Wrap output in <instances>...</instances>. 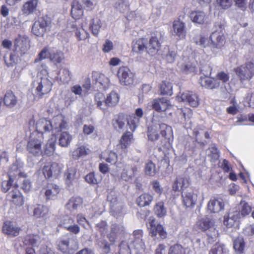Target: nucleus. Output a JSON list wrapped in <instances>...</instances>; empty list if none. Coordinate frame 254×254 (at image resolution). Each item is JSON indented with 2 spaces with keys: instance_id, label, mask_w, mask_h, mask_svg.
Segmentation results:
<instances>
[{
  "instance_id": "nucleus-2",
  "label": "nucleus",
  "mask_w": 254,
  "mask_h": 254,
  "mask_svg": "<svg viewBox=\"0 0 254 254\" xmlns=\"http://www.w3.org/2000/svg\"><path fill=\"white\" fill-rule=\"evenodd\" d=\"M54 133L49 140V148L54 151L58 139L59 144L62 147H67L72 140V136L67 131H62L67 127L66 122L60 117H55L51 121H49Z\"/></svg>"
},
{
  "instance_id": "nucleus-3",
  "label": "nucleus",
  "mask_w": 254,
  "mask_h": 254,
  "mask_svg": "<svg viewBox=\"0 0 254 254\" xmlns=\"http://www.w3.org/2000/svg\"><path fill=\"white\" fill-rule=\"evenodd\" d=\"M120 99L119 95L114 91L106 96L104 93L99 92L96 93L94 97L95 104L97 108L104 112L108 108L117 106L119 103Z\"/></svg>"
},
{
  "instance_id": "nucleus-21",
  "label": "nucleus",
  "mask_w": 254,
  "mask_h": 254,
  "mask_svg": "<svg viewBox=\"0 0 254 254\" xmlns=\"http://www.w3.org/2000/svg\"><path fill=\"white\" fill-rule=\"evenodd\" d=\"M47 26V21L44 18L40 17L33 24L32 32L38 36H43L46 32Z\"/></svg>"
},
{
  "instance_id": "nucleus-36",
  "label": "nucleus",
  "mask_w": 254,
  "mask_h": 254,
  "mask_svg": "<svg viewBox=\"0 0 254 254\" xmlns=\"http://www.w3.org/2000/svg\"><path fill=\"white\" fill-rule=\"evenodd\" d=\"M101 27V21L98 18H94L91 21L89 29L93 35L95 36L98 35L100 29Z\"/></svg>"
},
{
  "instance_id": "nucleus-39",
  "label": "nucleus",
  "mask_w": 254,
  "mask_h": 254,
  "mask_svg": "<svg viewBox=\"0 0 254 254\" xmlns=\"http://www.w3.org/2000/svg\"><path fill=\"white\" fill-rule=\"evenodd\" d=\"M62 167L57 163H53L51 164L49 169V178H57L62 172Z\"/></svg>"
},
{
  "instance_id": "nucleus-34",
  "label": "nucleus",
  "mask_w": 254,
  "mask_h": 254,
  "mask_svg": "<svg viewBox=\"0 0 254 254\" xmlns=\"http://www.w3.org/2000/svg\"><path fill=\"white\" fill-rule=\"evenodd\" d=\"M89 151V149L85 146L81 145L74 150L72 153V156L74 159H78L82 156H86Z\"/></svg>"
},
{
  "instance_id": "nucleus-35",
  "label": "nucleus",
  "mask_w": 254,
  "mask_h": 254,
  "mask_svg": "<svg viewBox=\"0 0 254 254\" xmlns=\"http://www.w3.org/2000/svg\"><path fill=\"white\" fill-rule=\"evenodd\" d=\"M155 214L159 218L165 216L167 213V210L162 201L157 202L154 207Z\"/></svg>"
},
{
  "instance_id": "nucleus-10",
  "label": "nucleus",
  "mask_w": 254,
  "mask_h": 254,
  "mask_svg": "<svg viewBox=\"0 0 254 254\" xmlns=\"http://www.w3.org/2000/svg\"><path fill=\"white\" fill-rule=\"evenodd\" d=\"M14 46L16 51L25 54L30 47L29 38L25 35L19 34L15 39Z\"/></svg>"
},
{
  "instance_id": "nucleus-25",
  "label": "nucleus",
  "mask_w": 254,
  "mask_h": 254,
  "mask_svg": "<svg viewBox=\"0 0 254 254\" xmlns=\"http://www.w3.org/2000/svg\"><path fill=\"white\" fill-rule=\"evenodd\" d=\"M27 149L29 153L34 155L41 153V142L37 139L31 138L27 143Z\"/></svg>"
},
{
  "instance_id": "nucleus-59",
  "label": "nucleus",
  "mask_w": 254,
  "mask_h": 254,
  "mask_svg": "<svg viewBox=\"0 0 254 254\" xmlns=\"http://www.w3.org/2000/svg\"><path fill=\"white\" fill-rule=\"evenodd\" d=\"M4 58L5 63L8 66H13L16 64L18 60V56L15 54H11L8 59H6L5 57Z\"/></svg>"
},
{
  "instance_id": "nucleus-54",
  "label": "nucleus",
  "mask_w": 254,
  "mask_h": 254,
  "mask_svg": "<svg viewBox=\"0 0 254 254\" xmlns=\"http://www.w3.org/2000/svg\"><path fill=\"white\" fill-rule=\"evenodd\" d=\"M47 211L46 206L39 204L34 209V215L36 217H43Z\"/></svg>"
},
{
  "instance_id": "nucleus-51",
  "label": "nucleus",
  "mask_w": 254,
  "mask_h": 254,
  "mask_svg": "<svg viewBox=\"0 0 254 254\" xmlns=\"http://www.w3.org/2000/svg\"><path fill=\"white\" fill-rule=\"evenodd\" d=\"M22 195V193L18 189V185L15 184L11 188V190L8 192L7 194V197L10 201L12 200V199L16 198Z\"/></svg>"
},
{
  "instance_id": "nucleus-60",
  "label": "nucleus",
  "mask_w": 254,
  "mask_h": 254,
  "mask_svg": "<svg viewBox=\"0 0 254 254\" xmlns=\"http://www.w3.org/2000/svg\"><path fill=\"white\" fill-rule=\"evenodd\" d=\"M217 4L223 9H227L232 5V0H216Z\"/></svg>"
},
{
  "instance_id": "nucleus-33",
  "label": "nucleus",
  "mask_w": 254,
  "mask_h": 254,
  "mask_svg": "<svg viewBox=\"0 0 254 254\" xmlns=\"http://www.w3.org/2000/svg\"><path fill=\"white\" fill-rule=\"evenodd\" d=\"M245 242L242 237L239 236L233 241V248L238 254H242L244 252Z\"/></svg>"
},
{
  "instance_id": "nucleus-52",
  "label": "nucleus",
  "mask_w": 254,
  "mask_h": 254,
  "mask_svg": "<svg viewBox=\"0 0 254 254\" xmlns=\"http://www.w3.org/2000/svg\"><path fill=\"white\" fill-rule=\"evenodd\" d=\"M59 187L54 184H49V199H55L59 193Z\"/></svg>"
},
{
  "instance_id": "nucleus-30",
  "label": "nucleus",
  "mask_w": 254,
  "mask_h": 254,
  "mask_svg": "<svg viewBox=\"0 0 254 254\" xmlns=\"http://www.w3.org/2000/svg\"><path fill=\"white\" fill-rule=\"evenodd\" d=\"M37 3V0H29L25 2L22 8L23 14L29 15L34 12L36 10Z\"/></svg>"
},
{
  "instance_id": "nucleus-47",
  "label": "nucleus",
  "mask_w": 254,
  "mask_h": 254,
  "mask_svg": "<svg viewBox=\"0 0 254 254\" xmlns=\"http://www.w3.org/2000/svg\"><path fill=\"white\" fill-rule=\"evenodd\" d=\"M37 130L43 133L46 132L48 129V120L47 118L40 119L36 124Z\"/></svg>"
},
{
  "instance_id": "nucleus-17",
  "label": "nucleus",
  "mask_w": 254,
  "mask_h": 254,
  "mask_svg": "<svg viewBox=\"0 0 254 254\" xmlns=\"http://www.w3.org/2000/svg\"><path fill=\"white\" fill-rule=\"evenodd\" d=\"M173 29L175 35L179 40L185 39L187 36V30L185 23L180 19L175 20L173 23Z\"/></svg>"
},
{
  "instance_id": "nucleus-15",
  "label": "nucleus",
  "mask_w": 254,
  "mask_h": 254,
  "mask_svg": "<svg viewBox=\"0 0 254 254\" xmlns=\"http://www.w3.org/2000/svg\"><path fill=\"white\" fill-rule=\"evenodd\" d=\"M170 106V101L164 97L156 98L152 101V108L157 112H165Z\"/></svg>"
},
{
  "instance_id": "nucleus-16",
  "label": "nucleus",
  "mask_w": 254,
  "mask_h": 254,
  "mask_svg": "<svg viewBox=\"0 0 254 254\" xmlns=\"http://www.w3.org/2000/svg\"><path fill=\"white\" fill-rule=\"evenodd\" d=\"M20 231V228L10 221L4 222L2 227V233L10 237L17 236Z\"/></svg>"
},
{
  "instance_id": "nucleus-18",
  "label": "nucleus",
  "mask_w": 254,
  "mask_h": 254,
  "mask_svg": "<svg viewBox=\"0 0 254 254\" xmlns=\"http://www.w3.org/2000/svg\"><path fill=\"white\" fill-rule=\"evenodd\" d=\"M127 116L126 114L121 112L115 115L112 120V125L115 130H120L124 128Z\"/></svg>"
},
{
  "instance_id": "nucleus-64",
  "label": "nucleus",
  "mask_w": 254,
  "mask_h": 254,
  "mask_svg": "<svg viewBox=\"0 0 254 254\" xmlns=\"http://www.w3.org/2000/svg\"><path fill=\"white\" fill-rule=\"evenodd\" d=\"M83 14L82 8L76 9L74 8L71 10V15L75 19H79Z\"/></svg>"
},
{
  "instance_id": "nucleus-46",
  "label": "nucleus",
  "mask_w": 254,
  "mask_h": 254,
  "mask_svg": "<svg viewBox=\"0 0 254 254\" xmlns=\"http://www.w3.org/2000/svg\"><path fill=\"white\" fill-rule=\"evenodd\" d=\"M144 172L146 175L150 176H154L155 175L157 171L156 166L152 161H149L145 165L144 168Z\"/></svg>"
},
{
  "instance_id": "nucleus-55",
  "label": "nucleus",
  "mask_w": 254,
  "mask_h": 254,
  "mask_svg": "<svg viewBox=\"0 0 254 254\" xmlns=\"http://www.w3.org/2000/svg\"><path fill=\"white\" fill-rule=\"evenodd\" d=\"M75 36L79 41L84 40L89 37L88 33L82 27L76 28L75 31Z\"/></svg>"
},
{
  "instance_id": "nucleus-26",
  "label": "nucleus",
  "mask_w": 254,
  "mask_h": 254,
  "mask_svg": "<svg viewBox=\"0 0 254 254\" xmlns=\"http://www.w3.org/2000/svg\"><path fill=\"white\" fill-rule=\"evenodd\" d=\"M100 159L105 160L111 165H116L118 159L116 153L111 150H105L100 155Z\"/></svg>"
},
{
  "instance_id": "nucleus-44",
  "label": "nucleus",
  "mask_w": 254,
  "mask_h": 254,
  "mask_svg": "<svg viewBox=\"0 0 254 254\" xmlns=\"http://www.w3.org/2000/svg\"><path fill=\"white\" fill-rule=\"evenodd\" d=\"M119 230V228L118 225L115 224L112 225L110 233L107 235V238L111 243H114L115 242Z\"/></svg>"
},
{
  "instance_id": "nucleus-42",
  "label": "nucleus",
  "mask_w": 254,
  "mask_h": 254,
  "mask_svg": "<svg viewBox=\"0 0 254 254\" xmlns=\"http://www.w3.org/2000/svg\"><path fill=\"white\" fill-rule=\"evenodd\" d=\"M58 249L63 253H67L69 251V240L60 239L57 242Z\"/></svg>"
},
{
  "instance_id": "nucleus-27",
  "label": "nucleus",
  "mask_w": 254,
  "mask_h": 254,
  "mask_svg": "<svg viewBox=\"0 0 254 254\" xmlns=\"http://www.w3.org/2000/svg\"><path fill=\"white\" fill-rule=\"evenodd\" d=\"M190 185L189 180L185 177H179L174 181L172 186L173 190L175 191L181 190H185V189L187 188Z\"/></svg>"
},
{
  "instance_id": "nucleus-49",
  "label": "nucleus",
  "mask_w": 254,
  "mask_h": 254,
  "mask_svg": "<svg viewBox=\"0 0 254 254\" xmlns=\"http://www.w3.org/2000/svg\"><path fill=\"white\" fill-rule=\"evenodd\" d=\"M140 120L132 115H129L127 121V124L132 131L135 130Z\"/></svg>"
},
{
  "instance_id": "nucleus-40",
  "label": "nucleus",
  "mask_w": 254,
  "mask_h": 254,
  "mask_svg": "<svg viewBox=\"0 0 254 254\" xmlns=\"http://www.w3.org/2000/svg\"><path fill=\"white\" fill-rule=\"evenodd\" d=\"M85 180L88 184L94 185L99 184L101 181V178L100 175L90 172L85 176Z\"/></svg>"
},
{
  "instance_id": "nucleus-1",
  "label": "nucleus",
  "mask_w": 254,
  "mask_h": 254,
  "mask_svg": "<svg viewBox=\"0 0 254 254\" xmlns=\"http://www.w3.org/2000/svg\"><path fill=\"white\" fill-rule=\"evenodd\" d=\"M147 135L148 140L154 142L159 139L160 135L162 139L158 144L159 151L167 150L172 146L173 141V131L172 127L166 124L161 123L148 127Z\"/></svg>"
},
{
  "instance_id": "nucleus-38",
  "label": "nucleus",
  "mask_w": 254,
  "mask_h": 254,
  "mask_svg": "<svg viewBox=\"0 0 254 254\" xmlns=\"http://www.w3.org/2000/svg\"><path fill=\"white\" fill-rule=\"evenodd\" d=\"M49 58L55 64L61 63L64 59V54L62 51H55L49 53Z\"/></svg>"
},
{
  "instance_id": "nucleus-48",
  "label": "nucleus",
  "mask_w": 254,
  "mask_h": 254,
  "mask_svg": "<svg viewBox=\"0 0 254 254\" xmlns=\"http://www.w3.org/2000/svg\"><path fill=\"white\" fill-rule=\"evenodd\" d=\"M13 175L11 173L9 175L8 180L4 181L1 183V190L3 192H6L9 190H11L12 183L13 182Z\"/></svg>"
},
{
  "instance_id": "nucleus-56",
  "label": "nucleus",
  "mask_w": 254,
  "mask_h": 254,
  "mask_svg": "<svg viewBox=\"0 0 254 254\" xmlns=\"http://www.w3.org/2000/svg\"><path fill=\"white\" fill-rule=\"evenodd\" d=\"M95 227L101 235H104L108 230V225L106 221L102 220L97 223Z\"/></svg>"
},
{
  "instance_id": "nucleus-61",
  "label": "nucleus",
  "mask_w": 254,
  "mask_h": 254,
  "mask_svg": "<svg viewBox=\"0 0 254 254\" xmlns=\"http://www.w3.org/2000/svg\"><path fill=\"white\" fill-rule=\"evenodd\" d=\"M216 77L217 80L221 81L223 83H226L229 81L230 79V76L228 73H226L224 71L218 72Z\"/></svg>"
},
{
  "instance_id": "nucleus-20",
  "label": "nucleus",
  "mask_w": 254,
  "mask_h": 254,
  "mask_svg": "<svg viewBox=\"0 0 254 254\" xmlns=\"http://www.w3.org/2000/svg\"><path fill=\"white\" fill-rule=\"evenodd\" d=\"M252 211V207L245 200H241L239 206L238 210H235L234 212L237 213L240 219H245L248 216Z\"/></svg>"
},
{
  "instance_id": "nucleus-28",
  "label": "nucleus",
  "mask_w": 254,
  "mask_h": 254,
  "mask_svg": "<svg viewBox=\"0 0 254 254\" xmlns=\"http://www.w3.org/2000/svg\"><path fill=\"white\" fill-rule=\"evenodd\" d=\"M197 225L199 229L205 232L213 228L215 225V222L212 219L206 217L200 219L197 222Z\"/></svg>"
},
{
  "instance_id": "nucleus-22",
  "label": "nucleus",
  "mask_w": 254,
  "mask_h": 254,
  "mask_svg": "<svg viewBox=\"0 0 254 254\" xmlns=\"http://www.w3.org/2000/svg\"><path fill=\"white\" fill-rule=\"evenodd\" d=\"M224 203L218 198H211L207 204L208 210L211 213H218L224 208Z\"/></svg>"
},
{
  "instance_id": "nucleus-50",
  "label": "nucleus",
  "mask_w": 254,
  "mask_h": 254,
  "mask_svg": "<svg viewBox=\"0 0 254 254\" xmlns=\"http://www.w3.org/2000/svg\"><path fill=\"white\" fill-rule=\"evenodd\" d=\"M207 236L208 242L212 244L217 240V239L219 236V233L218 230H217L214 226L213 228L208 230L207 233Z\"/></svg>"
},
{
  "instance_id": "nucleus-24",
  "label": "nucleus",
  "mask_w": 254,
  "mask_h": 254,
  "mask_svg": "<svg viewBox=\"0 0 254 254\" xmlns=\"http://www.w3.org/2000/svg\"><path fill=\"white\" fill-rule=\"evenodd\" d=\"M3 102L6 107L9 108H12L17 105L18 99L17 97L12 91L8 90L4 94Z\"/></svg>"
},
{
  "instance_id": "nucleus-11",
  "label": "nucleus",
  "mask_w": 254,
  "mask_h": 254,
  "mask_svg": "<svg viewBox=\"0 0 254 254\" xmlns=\"http://www.w3.org/2000/svg\"><path fill=\"white\" fill-rule=\"evenodd\" d=\"M223 219V224L227 228H239L241 220L234 211L226 212Z\"/></svg>"
},
{
  "instance_id": "nucleus-19",
  "label": "nucleus",
  "mask_w": 254,
  "mask_h": 254,
  "mask_svg": "<svg viewBox=\"0 0 254 254\" xmlns=\"http://www.w3.org/2000/svg\"><path fill=\"white\" fill-rule=\"evenodd\" d=\"M199 83L201 86L211 90L218 88L220 85V81L216 78H210L205 76L200 77Z\"/></svg>"
},
{
  "instance_id": "nucleus-63",
  "label": "nucleus",
  "mask_w": 254,
  "mask_h": 254,
  "mask_svg": "<svg viewBox=\"0 0 254 254\" xmlns=\"http://www.w3.org/2000/svg\"><path fill=\"white\" fill-rule=\"evenodd\" d=\"M151 185L152 186V189L154 191L160 195L162 193L163 188L161 187L159 182L157 180L153 181L151 182Z\"/></svg>"
},
{
  "instance_id": "nucleus-43",
  "label": "nucleus",
  "mask_w": 254,
  "mask_h": 254,
  "mask_svg": "<svg viewBox=\"0 0 254 254\" xmlns=\"http://www.w3.org/2000/svg\"><path fill=\"white\" fill-rule=\"evenodd\" d=\"M29 241L31 247L26 248V254H34L35 253L34 247L38 246L39 244V237L37 236L30 237Z\"/></svg>"
},
{
  "instance_id": "nucleus-41",
  "label": "nucleus",
  "mask_w": 254,
  "mask_h": 254,
  "mask_svg": "<svg viewBox=\"0 0 254 254\" xmlns=\"http://www.w3.org/2000/svg\"><path fill=\"white\" fill-rule=\"evenodd\" d=\"M186 250L182 245L177 243L170 247L168 254H186Z\"/></svg>"
},
{
  "instance_id": "nucleus-53",
  "label": "nucleus",
  "mask_w": 254,
  "mask_h": 254,
  "mask_svg": "<svg viewBox=\"0 0 254 254\" xmlns=\"http://www.w3.org/2000/svg\"><path fill=\"white\" fill-rule=\"evenodd\" d=\"M74 166L68 167L64 173V177L66 181L71 182L75 178L76 169Z\"/></svg>"
},
{
  "instance_id": "nucleus-4",
  "label": "nucleus",
  "mask_w": 254,
  "mask_h": 254,
  "mask_svg": "<svg viewBox=\"0 0 254 254\" xmlns=\"http://www.w3.org/2000/svg\"><path fill=\"white\" fill-rule=\"evenodd\" d=\"M214 27L215 29L211 33L209 38V45L213 49H221L226 43V22L224 21L216 22Z\"/></svg>"
},
{
  "instance_id": "nucleus-14",
  "label": "nucleus",
  "mask_w": 254,
  "mask_h": 254,
  "mask_svg": "<svg viewBox=\"0 0 254 254\" xmlns=\"http://www.w3.org/2000/svg\"><path fill=\"white\" fill-rule=\"evenodd\" d=\"M189 17L193 23L198 25L205 24L208 19L207 14L199 10H191Z\"/></svg>"
},
{
  "instance_id": "nucleus-23",
  "label": "nucleus",
  "mask_w": 254,
  "mask_h": 254,
  "mask_svg": "<svg viewBox=\"0 0 254 254\" xmlns=\"http://www.w3.org/2000/svg\"><path fill=\"white\" fill-rule=\"evenodd\" d=\"M153 196L149 192H143L138 196L135 203L139 207L149 206L153 201Z\"/></svg>"
},
{
  "instance_id": "nucleus-31",
  "label": "nucleus",
  "mask_w": 254,
  "mask_h": 254,
  "mask_svg": "<svg viewBox=\"0 0 254 254\" xmlns=\"http://www.w3.org/2000/svg\"><path fill=\"white\" fill-rule=\"evenodd\" d=\"M133 139V134L130 131H126L123 133L120 140V145L122 149H127Z\"/></svg>"
},
{
  "instance_id": "nucleus-37",
  "label": "nucleus",
  "mask_w": 254,
  "mask_h": 254,
  "mask_svg": "<svg viewBox=\"0 0 254 254\" xmlns=\"http://www.w3.org/2000/svg\"><path fill=\"white\" fill-rule=\"evenodd\" d=\"M194 43L202 48H206L209 44L208 42V38L206 35L203 34H199L195 35L193 38Z\"/></svg>"
},
{
  "instance_id": "nucleus-45",
  "label": "nucleus",
  "mask_w": 254,
  "mask_h": 254,
  "mask_svg": "<svg viewBox=\"0 0 254 254\" xmlns=\"http://www.w3.org/2000/svg\"><path fill=\"white\" fill-rule=\"evenodd\" d=\"M19 168H20V167L18 166L17 162L13 163L10 167V169L8 173V176H9V175L11 173V174L13 175V179L17 175L21 177L26 178V175L24 173L21 172L19 170Z\"/></svg>"
},
{
  "instance_id": "nucleus-8",
  "label": "nucleus",
  "mask_w": 254,
  "mask_h": 254,
  "mask_svg": "<svg viewBox=\"0 0 254 254\" xmlns=\"http://www.w3.org/2000/svg\"><path fill=\"white\" fill-rule=\"evenodd\" d=\"M117 75L122 85H129L133 83L134 75L127 66L120 67Z\"/></svg>"
},
{
  "instance_id": "nucleus-12",
  "label": "nucleus",
  "mask_w": 254,
  "mask_h": 254,
  "mask_svg": "<svg viewBox=\"0 0 254 254\" xmlns=\"http://www.w3.org/2000/svg\"><path fill=\"white\" fill-rule=\"evenodd\" d=\"M131 52L137 55L147 54V39L142 37L134 39L131 43Z\"/></svg>"
},
{
  "instance_id": "nucleus-62",
  "label": "nucleus",
  "mask_w": 254,
  "mask_h": 254,
  "mask_svg": "<svg viewBox=\"0 0 254 254\" xmlns=\"http://www.w3.org/2000/svg\"><path fill=\"white\" fill-rule=\"evenodd\" d=\"M181 112L185 121H188L192 116L193 112L191 109L189 108H184L181 109Z\"/></svg>"
},
{
  "instance_id": "nucleus-57",
  "label": "nucleus",
  "mask_w": 254,
  "mask_h": 254,
  "mask_svg": "<svg viewBox=\"0 0 254 254\" xmlns=\"http://www.w3.org/2000/svg\"><path fill=\"white\" fill-rule=\"evenodd\" d=\"M61 71L63 74L62 76H60L58 73L57 76L56 77L57 78H60L61 80L63 79L64 80H69L71 78V73L69 70L66 67L63 68L61 69Z\"/></svg>"
},
{
  "instance_id": "nucleus-5",
  "label": "nucleus",
  "mask_w": 254,
  "mask_h": 254,
  "mask_svg": "<svg viewBox=\"0 0 254 254\" xmlns=\"http://www.w3.org/2000/svg\"><path fill=\"white\" fill-rule=\"evenodd\" d=\"M234 71L241 82L251 80L254 76V63L246 62L234 68Z\"/></svg>"
},
{
  "instance_id": "nucleus-58",
  "label": "nucleus",
  "mask_w": 254,
  "mask_h": 254,
  "mask_svg": "<svg viewBox=\"0 0 254 254\" xmlns=\"http://www.w3.org/2000/svg\"><path fill=\"white\" fill-rule=\"evenodd\" d=\"M224 245L216 243L211 248L209 254H223Z\"/></svg>"
},
{
  "instance_id": "nucleus-6",
  "label": "nucleus",
  "mask_w": 254,
  "mask_h": 254,
  "mask_svg": "<svg viewBox=\"0 0 254 254\" xmlns=\"http://www.w3.org/2000/svg\"><path fill=\"white\" fill-rule=\"evenodd\" d=\"M163 39V36L161 32H152L149 41L147 40V54L151 56L156 55L161 49Z\"/></svg>"
},
{
  "instance_id": "nucleus-29",
  "label": "nucleus",
  "mask_w": 254,
  "mask_h": 254,
  "mask_svg": "<svg viewBox=\"0 0 254 254\" xmlns=\"http://www.w3.org/2000/svg\"><path fill=\"white\" fill-rule=\"evenodd\" d=\"M159 91L160 95L171 96L173 94L172 83L168 81H162L159 85Z\"/></svg>"
},
{
  "instance_id": "nucleus-13",
  "label": "nucleus",
  "mask_w": 254,
  "mask_h": 254,
  "mask_svg": "<svg viewBox=\"0 0 254 254\" xmlns=\"http://www.w3.org/2000/svg\"><path fill=\"white\" fill-rule=\"evenodd\" d=\"M149 226V235L151 237H156L158 235L162 239H165L167 238V233L165 230L164 228L160 224L156 225L154 219L150 220Z\"/></svg>"
},
{
  "instance_id": "nucleus-7",
  "label": "nucleus",
  "mask_w": 254,
  "mask_h": 254,
  "mask_svg": "<svg viewBox=\"0 0 254 254\" xmlns=\"http://www.w3.org/2000/svg\"><path fill=\"white\" fill-rule=\"evenodd\" d=\"M180 94L177 97L179 101L185 102L193 108L199 106L200 99L196 93L191 91H186Z\"/></svg>"
},
{
  "instance_id": "nucleus-9",
  "label": "nucleus",
  "mask_w": 254,
  "mask_h": 254,
  "mask_svg": "<svg viewBox=\"0 0 254 254\" xmlns=\"http://www.w3.org/2000/svg\"><path fill=\"white\" fill-rule=\"evenodd\" d=\"M197 195L191 188L182 192V202L186 208H193L196 203Z\"/></svg>"
},
{
  "instance_id": "nucleus-32",
  "label": "nucleus",
  "mask_w": 254,
  "mask_h": 254,
  "mask_svg": "<svg viewBox=\"0 0 254 254\" xmlns=\"http://www.w3.org/2000/svg\"><path fill=\"white\" fill-rule=\"evenodd\" d=\"M83 203L82 198L79 196H73L71 197L66 204V207L70 210L77 209L78 207Z\"/></svg>"
}]
</instances>
